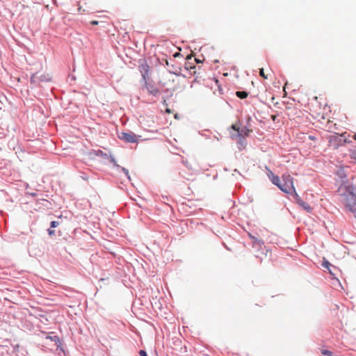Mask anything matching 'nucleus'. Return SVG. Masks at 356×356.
<instances>
[{
	"mask_svg": "<svg viewBox=\"0 0 356 356\" xmlns=\"http://www.w3.org/2000/svg\"><path fill=\"white\" fill-rule=\"evenodd\" d=\"M36 204L39 205V209L41 207H43L47 209H52V203L44 198L38 199L36 200Z\"/></svg>",
	"mask_w": 356,
	"mask_h": 356,
	"instance_id": "obj_10",
	"label": "nucleus"
},
{
	"mask_svg": "<svg viewBox=\"0 0 356 356\" xmlns=\"http://www.w3.org/2000/svg\"><path fill=\"white\" fill-rule=\"evenodd\" d=\"M322 265H323V267H325V268H326L327 269H329L330 266H331L330 262L327 261H324Z\"/></svg>",
	"mask_w": 356,
	"mask_h": 356,
	"instance_id": "obj_26",
	"label": "nucleus"
},
{
	"mask_svg": "<svg viewBox=\"0 0 356 356\" xmlns=\"http://www.w3.org/2000/svg\"><path fill=\"white\" fill-rule=\"evenodd\" d=\"M354 159L356 160V157L355 156H354Z\"/></svg>",
	"mask_w": 356,
	"mask_h": 356,
	"instance_id": "obj_36",
	"label": "nucleus"
},
{
	"mask_svg": "<svg viewBox=\"0 0 356 356\" xmlns=\"http://www.w3.org/2000/svg\"><path fill=\"white\" fill-rule=\"evenodd\" d=\"M321 353L323 355H327V356H333L332 353L331 351L327 350H322Z\"/></svg>",
	"mask_w": 356,
	"mask_h": 356,
	"instance_id": "obj_24",
	"label": "nucleus"
},
{
	"mask_svg": "<svg viewBox=\"0 0 356 356\" xmlns=\"http://www.w3.org/2000/svg\"><path fill=\"white\" fill-rule=\"evenodd\" d=\"M162 65L167 67V70L170 73L178 76V66L174 59H164L162 61Z\"/></svg>",
	"mask_w": 356,
	"mask_h": 356,
	"instance_id": "obj_7",
	"label": "nucleus"
},
{
	"mask_svg": "<svg viewBox=\"0 0 356 356\" xmlns=\"http://www.w3.org/2000/svg\"><path fill=\"white\" fill-rule=\"evenodd\" d=\"M118 171H121V172H124L125 174L126 177H127V179L129 181L131 180V177H130L128 169L121 166V168H120V170Z\"/></svg>",
	"mask_w": 356,
	"mask_h": 356,
	"instance_id": "obj_19",
	"label": "nucleus"
},
{
	"mask_svg": "<svg viewBox=\"0 0 356 356\" xmlns=\"http://www.w3.org/2000/svg\"><path fill=\"white\" fill-rule=\"evenodd\" d=\"M138 70L142 76V80L144 81V88H145L148 92L154 97H158L160 95V91L154 83L149 81V66L145 58L139 59L138 60Z\"/></svg>",
	"mask_w": 356,
	"mask_h": 356,
	"instance_id": "obj_1",
	"label": "nucleus"
},
{
	"mask_svg": "<svg viewBox=\"0 0 356 356\" xmlns=\"http://www.w3.org/2000/svg\"><path fill=\"white\" fill-rule=\"evenodd\" d=\"M94 152L97 156L102 157L103 159L108 158V155L101 149L94 150Z\"/></svg>",
	"mask_w": 356,
	"mask_h": 356,
	"instance_id": "obj_15",
	"label": "nucleus"
},
{
	"mask_svg": "<svg viewBox=\"0 0 356 356\" xmlns=\"http://www.w3.org/2000/svg\"><path fill=\"white\" fill-rule=\"evenodd\" d=\"M76 76L74 75V74H70L68 76V81L69 83L71 84L72 81H76Z\"/></svg>",
	"mask_w": 356,
	"mask_h": 356,
	"instance_id": "obj_23",
	"label": "nucleus"
},
{
	"mask_svg": "<svg viewBox=\"0 0 356 356\" xmlns=\"http://www.w3.org/2000/svg\"><path fill=\"white\" fill-rule=\"evenodd\" d=\"M139 355L140 356H148L147 352L145 350H140Z\"/></svg>",
	"mask_w": 356,
	"mask_h": 356,
	"instance_id": "obj_27",
	"label": "nucleus"
},
{
	"mask_svg": "<svg viewBox=\"0 0 356 356\" xmlns=\"http://www.w3.org/2000/svg\"><path fill=\"white\" fill-rule=\"evenodd\" d=\"M327 111H330L329 108H327L325 106L322 107L321 105L317 104L312 106L311 115L314 119L322 124H324V122H326L325 127L330 129L331 126H329V124H330L331 121L330 120Z\"/></svg>",
	"mask_w": 356,
	"mask_h": 356,
	"instance_id": "obj_2",
	"label": "nucleus"
},
{
	"mask_svg": "<svg viewBox=\"0 0 356 356\" xmlns=\"http://www.w3.org/2000/svg\"><path fill=\"white\" fill-rule=\"evenodd\" d=\"M174 117H175V119L178 120V113H175L174 114Z\"/></svg>",
	"mask_w": 356,
	"mask_h": 356,
	"instance_id": "obj_33",
	"label": "nucleus"
},
{
	"mask_svg": "<svg viewBox=\"0 0 356 356\" xmlns=\"http://www.w3.org/2000/svg\"><path fill=\"white\" fill-rule=\"evenodd\" d=\"M271 181L273 184H275V186H277V187H279V186L281 184V181H280V179L278 176L275 175V176H273L271 177Z\"/></svg>",
	"mask_w": 356,
	"mask_h": 356,
	"instance_id": "obj_17",
	"label": "nucleus"
},
{
	"mask_svg": "<svg viewBox=\"0 0 356 356\" xmlns=\"http://www.w3.org/2000/svg\"><path fill=\"white\" fill-rule=\"evenodd\" d=\"M179 56L178 51H176L173 54V57L175 58Z\"/></svg>",
	"mask_w": 356,
	"mask_h": 356,
	"instance_id": "obj_32",
	"label": "nucleus"
},
{
	"mask_svg": "<svg viewBox=\"0 0 356 356\" xmlns=\"http://www.w3.org/2000/svg\"><path fill=\"white\" fill-rule=\"evenodd\" d=\"M232 128L237 132L236 135H232V138H238V142L241 143H243L245 140L244 136H247L249 135L250 132H251V130L245 127L240 129L239 126L236 124H233Z\"/></svg>",
	"mask_w": 356,
	"mask_h": 356,
	"instance_id": "obj_6",
	"label": "nucleus"
},
{
	"mask_svg": "<svg viewBox=\"0 0 356 356\" xmlns=\"http://www.w3.org/2000/svg\"><path fill=\"white\" fill-rule=\"evenodd\" d=\"M309 138L311 140H313L316 139V138H315L314 136H309Z\"/></svg>",
	"mask_w": 356,
	"mask_h": 356,
	"instance_id": "obj_34",
	"label": "nucleus"
},
{
	"mask_svg": "<svg viewBox=\"0 0 356 356\" xmlns=\"http://www.w3.org/2000/svg\"><path fill=\"white\" fill-rule=\"evenodd\" d=\"M270 118H271L272 120L275 122L277 119V115H272Z\"/></svg>",
	"mask_w": 356,
	"mask_h": 356,
	"instance_id": "obj_31",
	"label": "nucleus"
},
{
	"mask_svg": "<svg viewBox=\"0 0 356 356\" xmlns=\"http://www.w3.org/2000/svg\"><path fill=\"white\" fill-rule=\"evenodd\" d=\"M30 83L33 85L32 88L37 87L40 85L38 73H34L31 75L30 78Z\"/></svg>",
	"mask_w": 356,
	"mask_h": 356,
	"instance_id": "obj_12",
	"label": "nucleus"
},
{
	"mask_svg": "<svg viewBox=\"0 0 356 356\" xmlns=\"http://www.w3.org/2000/svg\"><path fill=\"white\" fill-rule=\"evenodd\" d=\"M295 197L299 205H300L305 210H306L307 212H310L312 211V208L309 204L302 200L297 193H296Z\"/></svg>",
	"mask_w": 356,
	"mask_h": 356,
	"instance_id": "obj_11",
	"label": "nucleus"
},
{
	"mask_svg": "<svg viewBox=\"0 0 356 356\" xmlns=\"http://www.w3.org/2000/svg\"><path fill=\"white\" fill-rule=\"evenodd\" d=\"M51 78L49 74H39V81L40 82H49Z\"/></svg>",
	"mask_w": 356,
	"mask_h": 356,
	"instance_id": "obj_16",
	"label": "nucleus"
},
{
	"mask_svg": "<svg viewBox=\"0 0 356 356\" xmlns=\"http://www.w3.org/2000/svg\"><path fill=\"white\" fill-rule=\"evenodd\" d=\"M250 237L252 239V245L253 248H261L264 243L261 240L258 239L257 238L249 234Z\"/></svg>",
	"mask_w": 356,
	"mask_h": 356,
	"instance_id": "obj_13",
	"label": "nucleus"
},
{
	"mask_svg": "<svg viewBox=\"0 0 356 356\" xmlns=\"http://www.w3.org/2000/svg\"><path fill=\"white\" fill-rule=\"evenodd\" d=\"M46 339L51 341H54L57 350L64 352V349L63 348V340H61L58 335L55 334L54 332H50L46 337Z\"/></svg>",
	"mask_w": 356,
	"mask_h": 356,
	"instance_id": "obj_8",
	"label": "nucleus"
},
{
	"mask_svg": "<svg viewBox=\"0 0 356 356\" xmlns=\"http://www.w3.org/2000/svg\"><path fill=\"white\" fill-rule=\"evenodd\" d=\"M47 233L50 237H53L54 236H55V230L53 229L52 228H50V227L48 228Z\"/></svg>",
	"mask_w": 356,
	"mask_h": 356,
	"instance_id": "obj_21",
	"label": "nucleus"
},
{
	"mask_svg": "<svg viewBox=\"0 0 356 356\" xmlns=\"http://www.w3.org/2000/svg\"><path fill=\"white\" fill-rule=\"evenodd\" d=\"M90 24L92 25L95 26V25H97L99 24V22L96 21V20H92V21H91Z\"/></svg>",
	"mask_w": 356,
	"mask_h": 356,
	"instance_id": "obj_30",
	"label": "nucleus"
},
{
	"mask_svg": "<svg viewBox=\"0 0 356 356\" xmlns=\"http://www.w3.org/2000/svg\"><path fill=\"white\" fill-rule=\"evenodd\" d=\"M60 225V222L57 220H52L50 222V228L54 229Z\"/></svg>",
	"mask_w": 356,
	"mask_h": 356,
	"instance_id": "obj_20",
	"label": "nucleus"
},
{
	"mask_svg": "<svg viewBox=\"0 0 356 356\" xmlns=\"http://www.w3.org/2000/svg\"><path fill=\"white\" fill-rule=\"evenodd\" d=\"M177 149H178V147L177 146L173 145H172V149L168 147V149H169L170 152H171L172 154H174L175 155H177L178 153L175 152L174 150H176Z\"/></svg>",
	"mask_w": 356,
	"mask_h": 356,
	"instance_id": "obj_22",
	"label": "nucleus"
},
{
	"mask_svg": "<svg viewBox=\"0 0 356 356\" xmlns=\"http://www.w3.org/2000/svg\"><path fill=\"white\" fill-rule=\"evenodd\" d=\"M236 95L240 99H245L248 96V93L245 91H237Z\"/></svg>",
	"mask_w": 356,
	"mask_h": 356,
	"instance_id": "obj_18",
	"label": "nucleus"
},
{
	"mask_svg": "<svg viewBox=\"0 0 356 356\" xmlns=\"http://www.w3.org/2000/svg\"><path fill=\"white\" fill-rule=\"evenodd\" d=\"M108 159H109L110 162L113 164V167L117 170H120V168H121V165H118L115 159L111 155V154L110 153V155H108V158H107Z\"/></svg>",
	"mask_w": 356,
	"mask_h": 356,
	"instance_id": "obj_14",
	"label": "nucleus"
},
{
	"mask_svg": "<svg viewBox=\"0 0 356 356\" xmlns=\"http://www.w3.org/2000/svg\"><path fill=\"white\" fill-rule=\"evenodd\" d=\"M268 177L271 179V177H272L273 176H275V175L273 173V172H272L271 170H268Z\"/></svg>",
	"mask_w": 356,
	"mask_h": 356,
	"instance_id": "obj_29",
	"label": "nucleus"
},
{
	"mask_svg": "<svg viewBox=\"0 0 356 356\" xmlns=\"http://www.w3.org/2000/svg\"><path fill=\"white\" fill-rule=\"evenodd\" d=\"M118 138L127 143H138V138L140 136H137L131 131H122L118 134Z\"/></svg>",
	"mask_w": 356,
	"mask_h": 356,
	"instance_id": "obj_5",
	"label": "nucleus"
},
{
	"mask_svg": "<svg viewBox=\"0 0 356 356\" xmlns=\"http://www.w3.org/2000/svg\"><path fill=\"white\" fill-rule=\"evenodd\" d=\"M185 60H185L184 68L186 70L190 71V70L195 68V65L193 61L197 62L196 58H193L191 56H187L185 58Z\"/></svg>",
	"mask_w": 356,
	"mask_h": 356,
	"instance_id": "obj_9",
	"label": "nucleus"
},
{
	"mask_svg": "<svg viewBox=\"0 0 356 356\" xmlns=\"http://www.w3.org/2000/svg\"><path fill=\"white\" fill-rule=\"evenodd\" d=\"M259 75L265 79H267V76L264 73V68L259 69Z\"/></svg>",
	"mask_w": 356,
	"mask_h": 356,
	"instance_id": "obj_25",
	"label": "nucleus"
},
{
	"mask_svg": "<svg viewBox=\"0 0 356 356\" xmlns=\"http://www.w3.org/2000/svg\"><path fill=\"white\" fill-rule=\"evenodd\" d=\"M175 338H176V337H172V340L173 341V343H174V344H175V341H174Z\"/></svg>",
	"mask_w": 356,
	"mask_h": 356,
	"instance_id": "obj_35",
	"label": "nucleus"
},
{
	"mask_svg": "<svg viewBox=\"0 0 356 356\" xmlns=\"http://www.w3.org/2000/svg\"><path fill=\"white\" fill-rule=\"evenodd\" d=\"M282 179L283 183L278 188L286 193H294L295 195L297 193L293 186V178L290 175H283Z\"/></svg>",
	"mask_w": 356,
	"mask_h": 356,
	"instance_id": "obj_4",
	"label": "nucleus"
},
{
	"mask_svg": "<svg viewBox=\"0 0 356 356\" xmlns=\"http://www.w3.org/2000/svg\"><path fill=\"white\" fill-rule=\"evenodd\" d=\"M343 203L356 218V188L352 186L348 188L343 195Z\"/></svg>",
	"mask_w": 356,
	"mask_h": 356,
	"instance_id": "obj_3",
	"label": "nucleus"
},
{
	"mask_svg": "<svg viewBox=\"0 0 356 356\" xmlns=\"http://www.w3.org/2000/svg\"><path fill=\"white\" fill-rule=\"evenodd\" d=\"M26 196H31V197H35V196H37V193H29V192H27V193H26Z\"/></svg>",
	"mask_w": 356,
	"mask_h": 356,
	"instance_id": "obj_28",
	"label": "nucleus"
}]
</instances>
